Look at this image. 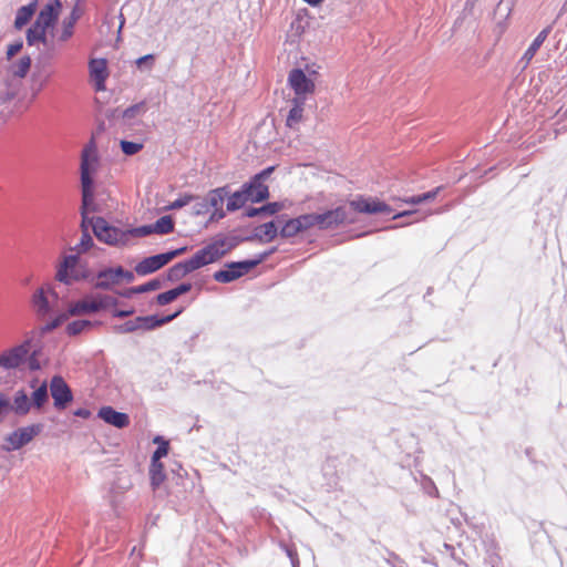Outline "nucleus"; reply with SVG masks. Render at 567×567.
Returning a JSON list of instances; mask_svg holds the SVG:
<instances>
[{"mask_svg":"<svg viewBox=\"0 0 567 567\" xmlns=\"http://www.w3.org/2000/svg\"><path fill=\"white\" fill-rule=\"evenodd\" d=\"M50 394L53 399V406L58 411L65 410L73 402V392L63 377L53 375L50 381Z\"/></svg>","mask_w":567,"mask_h":567,"instance_id":"8","label":"nucleus"},{"mask_svg":"<svg viewBox=\"0 0 567 567\" xmlns=\"http://www.w3.org/2000/svg\"><path fill=\"white\" fill-rule=\"evenodd\" d=\"M484 565L487 567H501L502 557L499 555L498 544L492 539L486 544V555L484 557Z\"/></svg>","mask_w":567,"mask_h":567,"instance_id":"33","label":"nucleus"},{"mask_svg":"<svg viewBox=\"0 0 567 567\" xmlns=\"http://www.w3.org/2000/svg\"><path fill=\"white\" fill-rule=\"evenodd\" d=\"M228 196V185L210 189L206 195V200L209 208L223 207L226 197Z\"/></svg>","mask_w":567,"mask_h":567,"instance_id":"34","label":"nucleus"},{"mask_svg":"<svg viewBox=\"0 0 567 567\" xmlns=\"http://www.w3.org/2000/svg\"><path fill=\"white\" fill-rule=\"evenodd\" d=\"M37 9L38 0H33L25 6H21L16 12V18L13 22L14 29L21 30L23 27H25L34 16Z\"/></svg>","mask_w":567,"mask_h":567,"instance_id":"24","label":"nucleus"},{"mask_svg":"<svg viewBox=\"0 0 567 567\" xmlns=\"http://www.w3.org/2000/svg\"><path fill=\"white\" fill-rule=\"evenodd\" d=\"M114 331L120 334L132 333V332L137 331L135 318L127 320L121 324H116L114 327Z\"/></svg>","mask_w":567,"mask_h":567,"instance_id":"55","label":"nucleus"},{"mask_svg":"<svg viewBox=\"0 0 567 567\" xmlns=\"http://www.w3.org/2000/svg\"><path fill=\"white\" fill-rule=\"evenodd\" d=\"M412 215L416 216L415 221H419L424 218V215H421V213L416 209H405V210L395 213L391 219L395 220V219H400V218L412 216Z\"/></svg>","mask_w":567,"mask_h":567,"instance_id":"62","label":"nucleus"},{"mask_svg":"<svg viewBox=\"0 0 567 567\" xmlns=\"http://www.w3.org/2000/svg\"><path fill=\"white\" fill-rule=\"evenodd\" d=\"M92 301L96 307V312L107 311L118 305L117 298L104 293L92 295Z\"/></svg>","mask_w":567,"mask_h":567,"instance_id":"36","label":"nucleus"},{"mask_svg":"<svg viewBox=\"0 0 567 567\" xmlns=\"http://www.w3.org/2000/svg\"><path fill=\"white\" fill-rule=\"evenodd\" d=\"M33 342V338H27L21 343L0 353V368L9 371L27 364L30 371L40 370L41 348L34 347Z\"/></svg>","mask_w":567,"mask_h":567,"instance_id":"1","label":"nucleus"},{"mask_svg":"<svg viewBox=\"0 0 567 567\" xmlns=\"http://www.w3.org/2000/svg\"><path fill=\"white\" fill-rule=\"evenodd\" d=\"M156 55L148 53L135 60V65L140 71H151L155 64Z\"/></svg>","mask_w":567,"mask_h":567,"instance_id":"48","label":"nucleus"},{"mask_svg":"<svg viewBox=\"0 0 567 567\" xmlns=\"http://www.w3.org/2000/svg\"><path fill=\"white\" fill-rule=\"evenodd\" d=\"M251 271V268L247 261V259L244 260H237V261H227L223 266V268L216 270L213 274V279L220 284H230L248 272Z\"/></svg>","mask_w":567,"mask_h":567,"instance_id":"9","label":"nucleus"},{"mask_svg":"<svg viewBox=\"0 0 567 567\" xmlns=\"http://www.w3.org/2000/svg\"><path fill=\"white\" fill-rule=\"evenodd\" d=\"M155 234L167 235L174 230L175 220L171 215L161 216L155 223H153Z\"/></svg>","mask_w":567,"mask_h":567,"instance_id":"39","label":"nucleus"},{"mask_svg":"<svg viewBox=\"0 0 567 567\" xmlns=\"http://www.w3.org/2000/svg\"><path fill=\"white\" fill-rule=\"evenodd\" d=\"M163 287V280L159 277L153 278L142 285L133 286L123 290H115V293L122 298L131 299L135 295L146 293L158 290Z\"/></svg>","mask_w":567,"mask_h":567,"instance_id":"18","label":"nucleus"},{"mask_svg":"<svg viewBox=\"0 0 567 567\" xmlns=\"http://www.w3.org/2000/svg\"><path fill=\"white\" fill-rule=\"evenodd\" d=\"M288 84L296 95L312 94L316 90L313 79L301 68H293L288 74Z\"/></svg>","mask_w":567,"mask_h":567,"instance_id":"11","label":"nucleus"},{"mask_svg":"<svg viewBox=\"0 0 567 567\" xmlns=\"http://www.w3.org/2000/svg\"><path fill=\"white\" fill-rule=\"evenodd\" d=\"M190 272H193V269L189 266L187 259H185V260L176 262L172 267H169L165 271L164 278L162 280H163V282L164 281L176 282V281L183 279L184 277H186L187 275H189Z\"/></svg>","mask_w":567,"mask_h":567,"instance_id":"25","label":"nucleus"},{"mask_svg":"<svg viewBox=\"0 0 567 567\" xmlns=\"http://www.w3.org/2000/svg\"><path fill=\"white\" fill-rule=\"evenodd\" d=\"M241 187L249 196L251 203L259 204L270 197L269 187L266 184L255 182L251 177L245 182Z\"/></svg>","mask_w":567,"mask_h":567,"instance_id":"17","label":"nucleus"},{"mask_svg":"<svg viewBox=\"0 0 567 567\" xmlns=\"http://www.w3.org/2000/svg\"><path fill=\"white\" fill-rule=\"evenodd\" d=\"M90 78L94 82L96 91H104L105 83L110 75L107 60L105 58H93L89 61Z\"/></svg>","mask_w":567,"mask_h":567,"instance_id":"14","label":"nucleus"},{"mask_svg":"<svg viewBox=\"0 0 567 567\" xmlns=\"http://www.w3.org/2000/svg\"><path fill=\"white\" fill-rule=\"evenodd\" d=\"M265 255L266 254H264V251H261V252L255 255L252 258L247 259L251 270L267 260V257Z\"/></svg>","mask_w":567,"mask_h":567,"instance_id":"63","label":"nucleus"},{"mask_svg":"<svg viewBox=\"0 0 567 567\" xmlns=\"http://www.w3.org/2000/svg\"><path fill=\"white\" fill-rule=\"evenodd\" d=\"M550 31H551V25H548V27L544 28L536 35V38L533 40V42L529 44V47L527 48V50L525 51V53L522 56V61H524L525 64H528L532 61V59L535 56V54L537 53V51L539 50L542 44L545 42V40L549 35Z\"/></svg>","mask_w":567,"mask_h":567,"instance_id":"27","label":"nucleus"},{"mask_svg":"<svg viewBox=\"0 0 567 567\" xmlns=\"http://www.w3.org/2000/svg\"><path fill=\"white\" fill-rule=\"evenodd\" d=\"M422 488L429 496L439 497V489L429 476H423Z\"/></svg>","mask_w":567,"mask_h":567,"instance_id":"57","label":"nucleus"},{"mask_svg":"<svg viewBox=\"0 0 567 567\" xmlns=\"http://www.w3.org/2000/svg\"><path fill=\"white\" fill-rule=\"evenodd\" d=\"M144 147V144L141 142H133L127 140H121L120 141V148L122 153L126 156H133L137 154L140 151H142Z\"/></svg>","mask_w":567,"mask_h":567,"instance_id":"45","label":"nucleus"},{"mask_svg":"<svg viewBox=\"0 0 567 567\" xmlns=\"http://www.w3.org/2000/svg\"><path fill=\"white\" fill-rule=\"evenodd\" d=\"M185 311V307H179L173 313L166 316L147 315L135 317L137 331H152L164 324H167L179 317Z\"/></svg>","mask_w":567,"mask_h":567,"instance_id":"12","label":"nucleus"},{"mask_svg":"<svg viewBox=\"0 0 567 567\" xmlns=\"http://www.w3.org/2000/svg\"><path fill=\"white\" fill-rule=\"evenodd\" d=\"M97 417L116 429H124L130 425L131 419L127 413L116 411L111 405L100 408Z\"/></svg>","mask_w":567,"mask_h":567,"instance_id":"15","label":"nucleus"},{"mask_svg":"<svg viewBox=\"0 0 567 567\" xmlns=\"http://www.w3.org/2000/svg\"><path fill=\"white\" fill-rule=\"evenodd\" d=\"M225 238L227 239L226 245L220 246V250H224V257L228 255V252H230L233 249H235L239 244L248 243V239H245V236L231 235L229 237L225 236Z\"/></svg>","mask_w":567,"mask_h":567,"instance_id":"50","label":"nucleus"},{"mask_svg":"<svg viewBox=\"0 0 567 567\" xmlns=\"http://www.w3.org/2000/svg\"><path fill=\"white\" fill-rule=\"evenodd\" d=\"M32 59L30 55L21 56L17 63L10 66V73L14 78L24 79L30 72Z\"/></svg>","mask_w":567,"mask_h":567,"instance_id":"37","label":"nucleus"},{"mask_svg":"<svg viewBox=\"0 0 567 567\" xmlns=\"http://www.w3.org/2000/svg\"><path fill=\"white\" fill-rule=\"evenodd\" d=\"M44 429L43 423H32L27 426H21L4 436V444L2 450L4 452H14L23 449L39 436Z\"/></svg>","mask_w":567,"mask_h":567,"instance_id":"4","label":"nucleus"},{"mask_svg":"<svg viewBox=\"0 0 567 567\" xmlns=\"http://www.w3.org/2000/svg\"><path fill=\"white\" fill-rule=\"evenodd\" d=\"M69 317L70 316H69L68 311L56 315L54 318H52L51 320L45 322L44 326H42L41 332L48 333V332L53 331L54 329L59 328L64 321H66L69 319Z\"/></svg>","mask_w":567,"mask_h":567,"instance_id":"46","label":"nucleus"},{"mask_svg":"<svg viewBox=\"0 0 567 567\" xmlns=\"http://www.w3.org/2000/svg\"><path fill=\"white\" fill-rule=\"evenodd\" d=\"M32 305L37 312L45 316L51 312V305L43 288H39L32 296Z\"/></svg>","mask_w":567,"mask_h":567,"instance_id":"31","label":"nucleus"},{"mask_svg":"<svg viewBox=\"0 0 567 567\" xmlns=\"http://www.w3.org/2000/svg\"><path fill=\"white\" fill-rule=\"evenodd\" d=\"M118 280L120 285L124 281L131 284L135 280V275L133 271L125 269L122 266H117Z\"/></svg>","mask_w":567,"mask_h":567,"instance_id":"61","label":"nucleus"},{"mask_svg":"<svg viewBox=\"0 0 567 567\" xmlns=\"http://www.w3.org/2000/svg\"><path fill=\"white\" fill-rule=\"evenodd\" d=\"M101 210L99 204L95 202V193L89 194L87 197L85 195L81 196V207L80 212H85L86 214L99 213Z\"/></svg>","mask_w":567,"mask_h":567,"instance_id":"44","label":"nucleus"},{"mask_svg":"<svg viewBox=\"0 0 567 567\" xmlns=\"http://www.w3.org/2000/svg\"><path fill=\"white\" fill-rule=\"evenodd\" d=\"M192 209H193L192 214L194 216H202V215L207 214L209 210V206L206 200V197L199 196V199L194 200V205H193Z\"/></svg>","mask_w":567,"mask_h":567,"instance_id":"53","label":"nucleus"},{"mask_svg":"<svg viewBox=\"0 0 567 567\" xmlns=\"http://www.w3.org/2000/svg\"><path fill=\"white\" fill-rule=\"evenodd\" d=\"M303 110L297 107H292L289 110L287 118H286V125L290 128H292L296 124H298L302 118Z\"/></svg>","mask_w":567,"mask_h":567,"instance_id":"52","label":"nucleus"},{"mask_svg":"<svg viewBox=\"0 0 567 567\" xmlns=\"http://www.w3.org/2000/svg\"><path fill=\"white\" fill-rule=\"evenodd\" d=\"M135 313V309L133 307L128 308V309H114L112 311V316L114 318H126V317H130V316H133Z\"/></svg>","mask_w":567,"mask_h":567,"instance_id":"64","label":"nucleus"},{"mask_svg":"<svg viewBox=\"0 0 567 567\" xmlns=\"http://www.w3.org/2000/svg\"><path fill=\"white\" fill-rule=\"evenodd\" d=\"M278 220L277 218L276 219H272V220H269L262 225H259L257 227V230H262L264 235H265V241L266 243H270L277 236H280V229L278 227Z\"/></svg>","mask_w":567,"mask_h":567,"instance_id":"41","label":"nucleus"},{"mask_svg":"<svg viewBox=\"0 0 567 567\" xmlns=\"http://www.w3.org/2000/svg\"><path fill=\"white\" fill-rule=\"evenodd\" d=\"M32 409V402L24 389L14 392L12 400L10 399V412H14L18 416L27 415Z\"/></svg>","mask_w":567,"mask_h":567,"instance_id":"21","label":"nucleus"},{"mask_svg":"<svg viewBox=\"0 0 567 567\" xmlns=\"http://www.w3.org/2000/svg\"><path fill=\"white\" fill-rule=\"evenodd\" d=\"M47 31H48V29L33 22L27 29V32H25L27 44L29 47L35 45L38 43H42V44L47 45L48 44Z\"/></svg>","mask_w":567,"mask_h":567,"instance_id":"29","label":"nucleus"},{"mask_svg":"<svg viewBox=\"0 0 567 567\" xmlns=\"http://www.w3.org/2000/svg\"><path fill=\"white\" fill-rule=\"evenodd\" d=\"M169 452V442H163L162 445L157 446L151 456V461L162 462L163 457H166Z\"/></svg>","mask_w":567,"mask_h":567,"instance_id":"58","label":"nucleus"},{"mask_svg":"<svg viewBox=\"0 0 567 567\" xmlns=\"http://www.w3.org/2000/svg\"><path fill=\"white\" fill-rule=\"evenodd\" d=\"M316 226L320 230L334 229L344 224L355 223V218L347 206L340 205L322 213H315Z\"/></svg>","mask_w":567,"mask_h":567,"instance_id":"6","label":"nucleus"},{"mask_svg":"<svg viewBox=\"0 0 567 567\" xmlns=\"http://www.w3.org/2000/svg\"><path fill=\"white\" fill-rule=\"evenodd\" d=\"M226 240L225 236L217 235L213 241L205 245L188 258L187 261L193 271L219 261L224 257V250H220V246H225Z\"/></svg>","mask_w":567,"mask_h":567,"instance_id":"3","label":"nucleus"},{"mask_svg":"<svg viewBox=\"0 0 567 567\" xmlns=\"http://www.w3.org/2000/svg\"><path fill=\"white\" fill-rule=\"evenodd\" d=\"M276 165H270L265 167L264 169L259 171L255 175L251 176L255 182H258L260 184H265V182L271 176V174L276 171Z\"/></svg>","mask_w":567,"mask_h":567,"instance_id":"56","label":"nucleus"},{"mask_svg":"<svg viewBox=\"0 0 567 567\" xmlns=\"http://www.w3.org/2000/svg\"><path fill=\"white\" fill-rule=\"evenodd\" d=\"M155 234L153 224L141 225L137 227L127 228V239L131 237H145Z\"/></svg>","mask_w":567,"mask_h":567,"instance_id":"47","label":"nucleus"},{"mask_svg":"<svg viewBox=\"0 0 567 567\" xmlns=\"http://www.w3.org/2000/svg\"><path fill=\"white\" fill-rule=\"evenodd\" d=\"M192 288H193L192 282H188V281L182 282L169 290H166V291H163V292H159L158 295H156L155 301L158 306H166V305L173 302L174 300H176L179 296L189 292L192 290Z\"/></svg>","mask_w":567,"mask_h":567,"instance_id":"22","label":"nucleus"},{"mask_svg":"<svg viewBox=\"0 0 567 567\" xmlns=\"http://www.w3.org/2000/svg\"><path fill=\"white\" fill-rule=\"evenodd\" d=\"M62 10V2L60 0H48V2L39 11L34 22L45 29H53L59 21Z\"/></svg>","mask_w":567,"mask_h":567,"instance_id":"13","label":"nucleus"},{"mask_svg":"<svg viewBox=\"0 0 567 567\" xmlns=\"http://www.w3.org/2000/svg\"><path fill=\"white\" fill-rule=\"evenodd\" d=\"M120 285L117 266L102 267L97 271L92 270L90 286L95 290H112Z\"/></svg>","mask_w":567,"mask_h":567,"instance_id":"10","label":"nucleus"},{"mask_svg":"<svg viewBox=\"0 0 567 567\" xmlns=\"http://www.w3.org/2000/svg\"><path fill=\"white\" fill-rule=\"evenodd\" d=\"M66 311L70 317L96 313V307L92 301V295H87L80 300L73 301Z\"/></svg>","mask_w":567,"mask_h":567,"instance_id":"26","label":"nucleus"},{"mask_svg":"<svg viewBox=\"0 0 567 567\" xmlns=\"http://www.w3.org/2000/svg\"><path fill=\"white\" fill-rule=\"evenodd\" d=\"M23 48V41L21 39L16 40L7 47L6 58L7 60H11L16 54H18Z\"/></svg>","mask_w":567,"mask_h":567,"instance_id":"60","label":"nucleus"},{"mask_svg":"<svg viewBox=\"0 0 567 567\" xmlns=\"http://www.w3.org/2000/svg\"><path fill=\"white\" fill-rule=\"evenodd\" d=\"M94 246L95 244L90 231H81L80 241L74 247H72L71 250L75 251L74 254H79V256H81L82 254H85L92 249Z\"/></svg>","mask_w":567,"mask_h":567,"instance_id":"42","label":"nucleus"},{"mask_svg":"<svg viewBox=\"0 0 567 567\" xmlns=\"http://www.w3.org/2000/svg\"><path fill=\"white\" fill-rule=\"evenodd\" d=\"M93 234L99 241L112 247H123L128 243L127 229L111 225L104 217L96 218Z\"/></svg>","mask_w":567,"mask_h":567,"instance_id":"5","label":"nucleus"},{"mask_svg":"<svg viewBox=\"0 0 567 567\" xmlns=\"http://www.w3.org/2000/svg\"><path fill=\"white\" fill-rule=\"evenodd\" d=\"M83 167L86 168L87 174L94 175L99 168V156L96 153L95 142L92 140L81 154L80 174Z\"/></svg>","mask_w":567,"mask_h":567,"instance_id":"19","label":"nucleus"},{"mask_svg":"<svg viewBox=\"0 0 567 567\" xmlns=\"http://www.w3.org/2000/svg\"><path fill=\"white\" fill-rule=\"evenodd\" d=\"M285 208L282 202H268L259 207L249 206L245 208L243 216L247 218H254L257 216H274L277 215Z\"/></svg>","mask_w":567,"mask_h":567,"instance_id":"20","label":"nucleus"},{"mask_svg":"<svg viewBox=\"0 0 567 567\" xmlns=\"http://www.w3.org/2000/svg\"><path fill=\"white\" fill-rule=\"evenodd\" d=\"M145 111H146V102L145 101H141L138 103L132 104L128 107H126L123 111L122 116L124 118H133L137 114H140L142 112H145Z\"/></svg>","mask_w":567,"mask_h":567,"instance_id":"51","label":"nucleus"},{"mask_svg":"<svg viewBox=\"0 0 567 567\" xmlns=\"http://www.w3.org/2000/svg\"><path fill=\"white\" fill-rule=\"evenodd\" d=\"M277 220L281 225L280 236L282 238H291L302 233L301 228L298 227V223L295 221V218L288 217L287 214L278 215Z\"/></svg>","mask_w":567,"mask_h":567,"instance_id":"30","label":"nucleus"},{"mask_svg":"<svg viewBox=\"0 0 567 567\" xmlns=\"http://www.w3.org/2000/svg\"><path fill=\"white\" fill-rule=\"evenodd\" d=\"M295 221L298 223V227H300L302 231H306L316 226V215L315 213L302 214L295 217Z\"/></svg>","mask_w":567,"mask_h":567,"instance_id":"49","label":"nucleus"},{"mask_svg":"<svg viewBox=\"0 0 567 567\" xmlns=\"http://www.w3.org/2000/svg\"><path fill=\"white\" fill-rule=\"evenodd\" d=\"M348 206L351 210L364 215L390 214L393 212L392 207L385 202L365 195H357L348 202Z\"/></svg>","mask_w":567,"mask_h":567,"instance_id":"7","label":"nucleus"},{"mask_svg":"<svg viewBox=\"0 0 567 567\" xmlns=\"http://www.w3.org/2000/svg\"><path fill=\"white\" fill-rule=\"evenodd\" d=\"M80 215H81V223H80L81 231H90V227L93 229V227L96 225V218L99 216H90V214H86L85 212H80Z\"/></svg>","mask_w":567,"mask_h":567,"instance_id":"54","label":"nucleus"},{"mask_svg":"<svg viewBox=\"0 0 567 567\" xmlns=\"http://www.w3.org/2000/svg\"><path fill=\"white\" fill-rule=\"evenodd\" d=\"M148 474L152 488H158L166 478L164 464L162 462L151 461Z\"/></svg>","mask_w":567,"mask_h":567,"instance_id":"32","label":"nucleus"},{"mask_svg":"<svg viewBox=\"0 0 567 567\" xmlns=\"http://www.w3.org/2000/svg\"><path fill=\"white\" fill-rule=\"evenodd\" d=\"M83 2L84 0H74V6L70 14L62 21V31L59 37L60 41L65 42L72 38L74 33V27L83 14V9L81 8Z\"/></svg>","mask_w":567,"mask_h":567,"instance_id":"16","label":"nucleus"},{"mask_svg":"<svg viewBox=\"0 0 567 567\" xmlns=\"http://www.w3.org/2000/svg\"><path fill=\"white\" fill-rule=\"evenodd\" d=\"M227 199V212H236L247 204L249 200V196L246 194V192L240 186L239 189L235 190L234 193H230V187L228 186V196Z\"/></svg>","mask_w":567,"mask_h":567,"instance_id":"28","label":"nucleus"},{"mask_svg":"<svg viewBox=\"0 0 567 567\" xmlns=\"http://www.w3.org/2000/svg\"><path fill=\"white\" fill-rule=\"evenodd\" d=\"M92 270L79 254L63 255L55 267V280L72 286L85 281L90 285Z\"/></svg>","mask_w":567,"mask_h":567,"instance_id":"2","label":"nucleus"},{"mask_svg":"<svg viewBox=\"0 0 567 567\" xmlns=\"http://www.w3.org/2000/svg\"><path fill=\"white\" fill-rule=\"evenodd\" d=\"M29 398L30 401L32 402V408H43L49 401L48 384L43 382L42 384L37 386Z\"/></svg>","mask_w":567,"mask_h":567,"instance_id":"38","label":"nucleus"},{"mask_svg":"<svg viewBox=\"0 0 567 567\" xmlns=\"http://www.w3.org/2000/svg\"><path fill=\"white\" fill-rule=\"evenodd\" d=\"M163 267H164V265H163L158 254H155V255L145 257L141 261H138L134 267V271L138 276H147V275L156 272L157 270H159Z\"/></svg>","mask_w":567,"mask_h":567,"instance_id":"23","label":"nucleus"},{"mask_svg":"<svg viewBox=\"0 0 567 567\" xmlns=\"http://www.w3.org/2000/svg\"><path fill=\"white\" fill-rule=\"evenodd\" d=\"M100 322H93L89 319H76L69 322L65 327V332L73 337L82 333L83 331L90 330L95 326H99Z\"/></svg>","mask_w":567,"mask_h":567,"instance_id":"35","label":"nucleus"},{"mask_svg":"<svg viewBox=\"0 0 567 567\" xmlns=\"http://www.w3.org/2000/svg\"><path fill=\"white\" fill-rule=\"evenodd\" d=\"M199 199L198 195L190 193L181 194L175 200L171 202L167 206L164 207V210H177L181 209L194 200Z\"/></svg>","mask_w":567,"mask_h":567,"instance_id":"40","label":"nucleus"},{"mask_svg":"<svg viewBox=\"0 0 567 567\" xmlns=\"http://www.w3.org/2000/svg\"><path fill=\"white\" fill-rule=\"evenodd\" d=\"M10 413V398L0 392V423H2L4 416Z\"/></svg>","mask_w":567,"mask_h":567,"instance_id":"59","label":"nucleus"},{"mask_svg":"<svg viewBox=\"0 0 567 567\" xmlns=\"http://www.w3.org/2000/svg\"><path fill=\"white\" fill-rule=\"evenodd\" d=\"M94 175L87 174L86 168L83 167L82 174H80L81 181V196L95 193V181Z\"/></svg>","mask_w":567,"mask_h":567,"instance_id":"43","label":"nucleus"}]
</instances>
